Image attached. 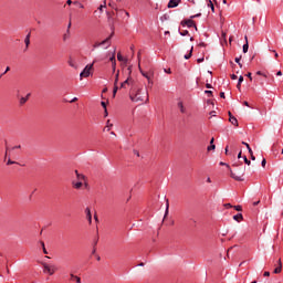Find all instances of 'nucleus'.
<instances>
[{"label":"nucleus","mask_w":283,"mask_h":283,"mask_svg":"<svg viewBox=\"0 0 283 283\" xmlns=\"http://www.w3.org/2000/svg\"><path fill=\"white\" fill-rule=\"evenodd\" d=\"M133 103H147L149 101V93L147 88H138L137 91L132 90L129 94Z\"/></svg>","instance_id":"obj_1"},{"label":"nucleus","mask_w":283,"mask_h":283,"mask_svg":"<svg viewBox=\"0 0 283 283\" xmlns=\"http://www.w3.org/2000/svg\"><path fill=\"white\" fill-rule=\"evenodd\" d=\"M233 167H238L237 170H230V176L233 178V180H237V182L244 181V168L242 165L233 164Z\"/></svg>","instance_id":"obj_2"},{"label":"nucleus","mask_w":283,"mask_h":283,"mask_svg":"<svg viewBox=\"0 0 283 283\" xmlns=\"http://www.w3.org/2000/svg\"><path fill=\"white\" fill-rule=\"evenodd\" d=\"M43 271L44 273H48L52 275L53 273H56V265H50L48 263H43Z\"/></svg>","instance_id":"obj_3"},{"label":"nucleus","mask_w":283,"mask_h":283,"mask_svg":"<svg viewBox=\"0 0 283 283\" xmlns=\"http://www.w3.org/2000/svg\"><path fill=\"white\" fill-rule=\"evenodd\" d=\"M181 25H182V28L187 27V28H195V30H198L196 22L191 18L188 20L181 21Z\"/></svg>","instance_id":"obj_4"},{"label":"nucleus","mask_w":283,"mask_h":283,"mask_svg":"<svg viewBox=\"0 0 283 283\" xmlns=\"http://www.w3.org/2000/svg\"><path fill=\"white\" fill-rule=\"evenodd\" d=\"M92 67H94V64L86 65L84 70L80 73L81 78H87L90 76Z\"/></svg>","instance_id":"obj_5"},{"label":"nucleus","mask_w":283,"mask_h":283,"mask_svg":"<svg viewBox=\"0 0 283 283\" xmlns=\"http://www.w3.org/2000/svg\"><path fill=\"white\" fill-rule=\"evenodd\" d=\"M120 74V71H117L115 74V81H114V88H113V97H116V94L118 92V76Z\"/></svg>","instance_id":"obj_6"},{"label":"nucleus","mask_w":283,"mask_h":283,"mask_svg":"<svg viewBox=\"0 0 283 283\" xmlns=\"http://www.w3.org/2000/svg\"><path fill=\"white\" fill-rule=\"evenodd\" d=\"M112 36H114V32H112L108 38H106L105 40L99 42V45H102V46L105 45V50H107V48H109V45H112Z\"/></svg>","instance_id":"obj_7"},{"label":"nucleus","mask_w":283,"mask_h":283,"mask_svg":"<svg viewBox=\"0 0 283 283\" xmlns=\"http://www.w3.org/2000/svg\"><path fill=\"white\" fill-rule=\"evenodd\" d=\"M109 61L112 62L113 72H116V50L113 51Z\"/></svg>","instance_id":"obj_8"},{"label":"nucleus","mask_w":283,"mask_h":283,"mask_svg":"<svg viewBox=\"0 0 283 283\" xmlns=\"http://www.w3.org/2000/svg\"><path fill=\"white\" fill-rule=\"evenodd\" d=\"M134 81L132 78H127L120 83V90H127V85H133Z\"/></svg>","instance_id":"obj_9"},{"label":"nucleus","mask_w":283,"mask_h":283,"mask_svg":"<svg viewBox=\"0 0 283 283\" xmlns=\"http://www.w3.org/2000/svg\"><path fill=\"white\" fill-rule=\"evenodd\" d=\"M229 120L231 123V125H234V127H238V118H235V116H233V114H231V112H229Z\"/></svg>","instance_id":"obj_10"},{"label":"nucleus","mask_w":283,"mask_h":283,"mask_svg":"<svg viewBox=\"0 0 283 283\" xmlns=\"http://www.w3.org/2000/svg\"><path fill=\"white\" fill-rule=\"evenodd\" d=\"M179 4H180V0H170L168 2V8H178Z\"/></svg>","instance_id":"obj_11"},{"label":"nucleus","mask_w":283,"mask_h":283,"mask_svg":"<svg viewBox=\"0 0 283 283\" xmlns=\"http://www.w3.org/2000/svg\"><path fill=\"white\" fill-rule=\"evenodd\" d=\"M75 176L80 182L85 181V175L78 172V170H75Z\"/></svg>","instance_id":"obj_12"},{"label":"nucleus","mask_w":283,"mask_h":283,"mask_svg":"<svg viewBox=\"0 0 283 283\" xmlns=\"http://www.w3.org/2000/svg\"><path fill=\"white\" fill-rule=\"evenodd\" d=\"M245 43L243 44V54H247L249 52V38L244 36Z\"/></svg>","instance_id":"obj_13"},{"label":"nucleus","mask_w":283,"mask_h":283,"mask_svg":"<svg viewBox=\"0 0 283 283\" xmlns=\"http://www.w3.org/2000/svg\"><path fill=\"white\" fill-rule=\"evenodd\" d=\"M86 219L88 220L90 224H92V210L90 208L85 209Z\"/></svg>","instance_id":"obj_14"},{"label":"nucleus","mask_w":283,"mask_h":283,"mask_svg":"<svg viewBox=\"0 0 283 283\" xmlns=\"http://www.w3.org/2000/svg\"><path fill=\"white\" fill-rule=\"evenodd\" d=\"M72 186L74 189H81V187H83V181H72Z\"/></svg>","instance_id":"obj_15"},{"label":"nucleus","mask_w":283,"mask_h":283,"mask_svg":"<svg viewBox=\"0 0 283 283\" xmlns=\"http://www.w3.org/2000/svg\"><path fill=\"white\" fill-rule=\"evenodd\" d=\"M177 107H179L181 114H186L187 109L185 108L182 102H178Z\"/></svg>","instance_id":"obj_16"},{"label":"nucleus","mask_w":283,"mask_h":283,"mask_svg":"<svg viewBox=\"0 0 283 283\" xmlns=\"http://www.w3.org/2000/svg\"><path fill=\"white\" fill-rule=\"evenodd\" d=\"M274 273H282V260H279V266L274 269Z\"/></svg>","instance_id":"obj_17"},{"label":"nucleus","mask_w":283,"mask_h":283,"mask_svg":"<svg viewBox=\"0 0 283 283\" xmlns=\"http://www.w3.org/2000/svg\"><path fill=\"white\" fill-rule=\"evenodd\" d=\"M138 67H139L140 74L144 75V77L147 78L148 82L151 81V77L149 76V74L143 72V70L140 69V64L138 65Z\"/></svg>","instance_id":"obj_18"},{"label":"nucleus","mask_w":283,"mask_h":283,"mask_svg":"<svg viewBox=\"0 0 283 283\" xmlns=\"http://www.w3.org/2000/svg\"><path fill=\"white\" fill-rule=\"evenodd\" d=\"M233 220H235L237 222H240V220H243V216L242 213H237L233 216Z\"/></svg>","instance_id":"obj_19"},{"label":"nucleus","mask_w":283,"mask_h":283,"mask_svg":"<svg viewBox=\"0 0 283 283\" xmlns=\"http://www.w3.org/2000/svg\"><path fill=\"white\" fill-rule=\"evenodd\" d=\"M70 36H71V34H70V29H69V30H66V32L63 34V41H64V42H65V41H69Z\"/></svg>","instance_id":"obj_20"},{"label":"nucleus","mask_w":283,"mask_h":283,"mask_svg":"<svg viewBox=\"0 0 283 283\" xmlns=\"http://www.w3.org/2000/svg\"><path fill=\"white\" fill-rule=\"evenodd\" d=\"M28 98H30V94H28L27 97H21L20 105H25V103H28Z\"/></svg>","instance_id":"obj_21"},{"label":"nucleus","mask_w":283,"mask_h":283,"mask_svg":"<svg viewBox=\"0 0 283 283\" xmlns=\"http://www.w3.org/2000/svg\"><path fill=\"white\" fill-rule=\"evenodd\" d=\"M24 43L25 46L29 48L30 46V33L27 34L25 39H24Z\"/></svg>","instance_id":"obj_22"},{"label":"nucleus","mask_w":283,"mask_h":283,"mask_svg":"<svg viewBox=\"0 0 283 283\" xmlns=\"http://www.w3.org/2000/svg\"><path fill=\"white\" fill-rule=\"evenodd\" d=\"M208 8H211L212 12H216V7L213 6V1H208Z\"/></svg>","instance_id":"obj_23"},{"label":"nucleus","mask_w":283,"mask_h":283,"mask_svg":"<svg viewBox=\"0 0 283 283\" xmlns=\"http://www.w3.org/2000/svg\"><path fill=\"white\" fill-rule=\"evenodd\" d=\"M193 54V46H191L189 54H186L184 59L189 60L190 56Z\"/></svg>","instance_id":"obj_24"},{"label":"nucleus","mask_w":283,"mask_h":283,"mask_svg":"<svg viewBox=\"0 0 283 283\" xmlns=\"http://www.w3.org/2000/svg\"><path fill=\"white\" fill-rule=\"evenodd\" d=\"M40 244H41V247H42V249H43V253H44L45 255H48V250L45 249V243H44L43 241H41Z\"/></svg>","instance_id":"obj_25"},{"label":"nucleus","mask_w":283,"mask_h":283,"mask_svg":"<svg viewBox=\"0 0 283 283\" xmlns=\"http://www.w3.org/2000/svg\"><path fill=\"white\" fill-rule=\"evenodd\" d=\"M207 149L208 151H213L216 149V144H210Z\"/></svg>","instance_id":"obj_26"},{"label":"nucleus","mask_w":283,"mask_h":283,"mask_svg":"<svg viewBox=\"0 0 283 283\" xmlns=\"http://www.w3.org/2000/svg\"><path fill=\"white\" fill-rule=\"evenodd\" d=\"M180 36H187V34H189L188 30H184L181 32H179Z\"/></svg>","instance_id":"obj_27"},{"label":"nucleus","mask_w":283,"mask_h":283,"mask_svg":"<svg viewBox=\"0 0 283 283\" xmlns=\"http://www.w3.org/2000/svg\"><path fill=\"white\" fill-rule=\"evenodd\" d=\"M238 83H239V85H242V83H244V76L240 75Z\"/></svg>","instance_id":"obj_28"},{"label":"nucleus","mask_w":283,"mask_h":283,"mask_svg":"<svg viewBox=\"0 0 283 283\" xmlns=\"http://www.w3.org/2000/svg\"><path fill=\"white\" fill-rule=\"evenodd\" d=\"M7 165H19V163L13 161L12 159H8Z\"/></svg>","instance_id":"obj_29"},{"label":"nucleus","mask_w":283,"mask_h":283,"mask_svg":"<svg viewBox=\"0 0 283 283\" xmlns=\"http://www.w3.org/2000/svg\"><path fill=\"white\" fill-rule=\"evenodd\" d=\"M240 59H242V56L235 57L234 61H235V63H238V65H239L240 67H242V63L240 62Z\"/></svg>","instance_id":"obj_30"},{"label":"nucleus","mask_w":283,"mask_h":283,"mask_svg":"<svg viewBox=\"0 0 283 283\" xmlns=\"http://www.w3.org/2000/svg\"><path fill=\"white\" fill-rule=\"evenodd\" d=\"M256 75L258 76H264V78H266V73H263L262 71H258Z\"/></svg>","instance_id":"obj_31"},{"label":"nucleus","mask_w":283,"mask_h":283,"mask_svg":"<svg viewBox=\"0 0 283 283\" xmlns=\"http://www.w3.org/2000/svg\"><path fill=\"white\" fill-rule=\"evenodd\" d=\"M243 160L245 163V165H251V160H249V158H247V156H243Z\"/></svg>","instance_id":"obj_32"},{"label":"nucleus","mask_w":283,"mask_h":283,"mask_svg":"<svg viewBox=\"0 0 283 283\" xmlns=\"http://www.w3.org/2000/svg\"><path fill=\"white\" fill-rule=\"evenodd\" d=\"M219 165L221 167H227L228 169H230V166L227 163H224V161L219 163Z\"/></svg>","instance_id":"obj_33"},{"label":"nucleus","mask_w":283,"mask_h":283,"mask_svg":"<svg viewBox=\"0 0 283 283\" xmlns=\"http://www.w3.org/2000/svg\"><path fill=\"white\" fill-rule=\"evenodd\" d=\"M198 17H202V13H197V14H195V15H190V19H198Z\"/></svg>","instance_id":"obj_34"},{"label":"nucleus","mask_w":283,"mask_h":283,"mask_svg":"<svg viewBox=\"0 0 283 283\" xmlns=\"http://www.w3.org/2000/svg\"><path fill=\"white\" fill-rule=\"evenodd\" d=\"M168 214H169V202H167V205H166L165 217H167Z\"/></svg>","instance_id":"obj_35"},{"label":"nucleus","mask_w":283,"mask_h":283,"mask_svg":"<svg viewBox=\"0 0 283 283\" xmlns=\"http://www.w3.org/2000/svg\"><path fill=\"white\" fill-rule=\"evenodd\" d=\"M233 209H234L235 211H242V206H233Z\"/></svg>","instance_id":"obj_36"},{"label":"nucleus","mask_w":283,"mask_h":283,"mask_svg":"<svg viewBox=\"0 0 283 283\" xmlns=\"http://www.w3.org/2000/svg\"><path fill=\"white\" fill-rule=\"evenodd\" d=\"M117 60L118 61H125V57H123V55L120 53L117 54Z\"/></svg>","instance_id":"obj_37"},{"label":"nucleus","mask_w":283,"mask_h":283,"mask_svg":"<svg viewBox=\"0 0 283 283\" xmlns=\"http://www.w3.org/2000/svg\"><path fill=\"white\" fill-rule=\"evenodd\" d=\"M101 46H102L101 42H96V43L93 45L94 50H96V48H101Z\"/></svg>","instance_id":"obj_38"},{"label":"nucleus","mask_w":283,"mask_h":283,"mask_svg":"<svg viewBox=\"0 0 283 283\" xmlns=\"http://www.w3.org/2000/svg\"><path fill=\"white\" fill-rule=\"evenodd\" d=\"M8 72H10V66H7L6 71L0 76L8 74Z\"/></svg>","instance_id":"obj_39"},{"label":"nucleus","mask_w":283,"mask_h":283,"mask_svg":"<svg viewBox=\"0 0 283 283\" xmlns=\"http://www.w3.org/2000/svg\"><path fill=\"white\" fill-rule=\"evenodd\" d=\"M261 167H266V159H263L262 161H261Z\"/></svg>","instance_id":"obj_40"},{"label":"nucleus","mask_w":283,"mask_h":283,"mask_svg":"<svg viewBox=\"0 0 283 283\" xmlns=\"http://www.w3.org/2000/svg\"><path fill=\"white\" fill-rule=\"evenodd\" d=\"M205 94H208V96H213V92L212 91H205Z\"/></svg>","instance_id":"obj_41"},{"label":"nucleus","mask_w":283,"mask_h":283,"mask_svg":"<svg viewBox=\"0 0 283 283\" xmlns=\"http://www.w3.org/2000/svg\"><path fill=\"white\" fill-rule=\"evenodd\" d=\"M106 6H107V2L104 1V4H102V6L98 8V10L103 11V8H106Z\"/></svg>","instance_id":"obj_42"},{"label":"nucleus","mask_w":283,"mask_h":283,"mask_svg":"<svg viewBox=\"0 0 283 283\" xmlns=\"http://www.w3.org/2000/svg\"><path fill=\"white\" fill-rule=\"evenodd\" d=\"M248 151H249L250 156H253V149H251V146H248Z\"/></svg>","instance_id":"obj_43"},{"label":"nucleus","mask_w":283,"mask_h":283,"mask_svg":"<svg viewBox=\"0 0 283 283\" xmlns=\"http://www.w3.org/2000/svg\"><path fill=\"white\" fill-rule=\"evenodd\" d=\"M224 207H226V209H232L233 208V206L231 203H226Z\"/></svg>","instance_id":"obj_44"},{"label":"nucleus","mask_w":283,"mask_h":283,"mask_svg":"<svg viewBox=\"0 0 283 283\" xmlns=\"http://www.w3.org/2000/svg\"><path fill=\"white\" fill-rule=\"evenodd\" d=\"M270 275H271V272H269V271H266V272L263 273V276H264V277H269Z\"/></svg>","instance_id":"obj_45"},{"label":"nucleus","mask_w":283,"mask_h":283,"mask_svg":"<svg viewBox=\"0 0 283 283\" xmlns=\"http://www.w3.org/2000/svg\"><path fill=\"white\" fill-rule=\"evenodd\" d=\"M198 45L199 48H207V44L205 42H200Z\"/></svg>","instance_id":"obj_46"},{"label":"nucleus","mask_w":283,"mask_h":283,"mask_svg":"<svg viewBox=\"0 0 283 283\" xmlns=\"http://www.w3.org/2000/svg\"><path fill=\"white\" fill-rule=\"evenodd\" d=\"M202 62H205V57L197 59V63H202Z\"/></svg>","instance_id":"obj_47"},{"label":"nucleus","mask_w":283,"mask_h":283,"mask_svg":"<svg viewBox=\"0 0 283 283\" xmlns=\"http://www.w3.org/2000/svg\"><path fill=\"white\" fill-rule=\"evenodd\" d=\"M101 105L104 107V109H107V104L105 102H102Z\"/></svg>","instance_id":"obj_48"},{"label":"nucleus","mask_w":283,"mask_h":283,"mask_svg":"<svg viewBox=\"0 0 283 283\" xmlns=\"http://www.w3.org/2000/svg\"><path fill=\"white\" fill-rule=\"evenodd\" d=\"M231 78H232V81H237V78H238V75H235V74H232V75H231Z\"/></svg>","instance_id":"obj_49"},{"label":"nucleus","mask_w":283,"mask_h":283,"mask_svg":"<svg viewBox=\"0 0 283 283\" xmlns=\"http://www.w3.org/2000/svg\"><path fill=\"white\" fill-rule=\"evenodd\" d=\"M206 87H207V90H211V87H213V86L210 83H207Z\"/></svg>","instance_id":"obj_50"},{"label":"nucleus","mask_w":283,"mask_h":283,"mask_svg":"<svg viewBox=\"0 0 283 283\" xmlns=\"http://www.w3.org/2000/svg\"><path fill=\"white\" fill-rule=\"evenodd\" d=\"M245 76H248V78H250V81H253V77L251 76V73L245 74Z\"/></svg>","instance_id":"obj_51"},{"label":"nucleus","mask_w":283,"mask_h":283,"mask_svg":"<svg viewBox=\"0 0 283 283\" xmlns=\"http://www.w3.org/2000/svg\"><path fill=\"white\" fill-rule=\"evenodd\" d=\"M75 282H76V283H81V277L75 276Z\"/></svg>","instance_id":"obj_52"},{"label":"nucleus","mask_w":283,"mask_h":283,"mask_svg":"<svg viewBox=\"0 0 283 283\" xmlns=\"http://www.w3.org/2000/svg\"><path fill=\"white\" fill-rule=\"evenodd\" d=\"M166 74H171V69H165Z\"/></svg>","instance_id":"obj_53"},{"label":"nucleus","mask_w":283,"mask_h":283,"mask_svg":"<svg viewBox=\"0 0 283 283\" xmlns=\"http://www.w3.org/2000/svg\"><path fill=\"white\" fill-rule=\"evenodd\" d=\"M78 101V97H74L70 103H76Z\"/></svg>","instance_id":"obj_54"},{"label":"nucleus","mask_w":283,"mask_h":283,"mask_svg":"<svg viewBox=\"0 0 283 283\" xmlns=\"http://www.w3.org/2000/svg\"><path fill=\"white\" fill-rule=\"evenodd\" d=\"M242 145L247 146V149L250 147L249 143H247V142H242Z\"/></svg>","instance_id":"obj_55"},{"label":"nucleus","mask_w":283,"mask_h":283,"mask_svg":"<svg viewBox=\"0 0 283 283\" xmlns=\"http://www.w3.org/2000/svg\"><path fill=\"white\" fill-rule=\"evenodd\" d=\"M69 65H70L71 67H74V63H73L72 61H69Z\"/></svg>","instance_id":"obj_56"},{"label":"nucleus","mask_w":283,"mask_h":283,"mask_svg":"<svg viewBox=\"0 0 283 283\" xmlns=\"http://www.w3.org/2000/svg\"><path fill=\"white\" fill-rule=\"evenodd\" d=\"M220 98H224V92L220 93Z\"/></svg>","instance_id":"obj_57"},{"label":"nucleus","mask_w":283,"mask_h":283,"mask_svg":"<svg viewBox=\"0 0 283 283\" xmlns=\"http://www.w3.org/2000/svg\"><path fill=\"white\" fill-rule=\"evenodd\" d=\"M259 202H260V201H254V202H253V207H258Z\"/></svg>","instance_id":"obj_58"},{"label":"nucleus","mask_w":283,"mask_h":283,"mask_svg":"<svg viewBox=\"0 0 283 283\" xmlns=\"http://www.w3.org/2000/svg\"><path fill=\"white\" fill-rule=\"evenodd\" d=\"M214 140H216V139L212 137L211 140H210V145H214V144H213Z\"/></svg>","instance_id":"obj_59"},{"label":"nucleus","mask_w":283,"mask_h":283,"mask_svg":"<svg viewBox=\"0 0 283 283\" xmlns=\"http://www.w3.org/2000/svg\"><path fill=\"white\" fill-rule=\"evenodd\" d=\"M276 76H282V71H279V72L276 73Z\"/></svg>","instance_id":"obj_60"},{"label":"nucleus","mask_w":283,"mask_h":283,"mask_svg":"<svg viewBox=\"0 0 283 283\" xmlns=\"http://www.w3.org/2000/svg\"><path fill=\"white\" fill-rule=\"evenodd\" d=\"M238 158H239V159L242 158V151H240V153L238 154Z\"/></svg>","instance_id":"obj_61"},{"label":"nucleus","mask_w":283,"mask_h":283,"mask_svg":"<svg viewBox=\"0 0 283 283\" xmlns=\"http://www.w3.org/2000/svg\"><path fill=\"white\" fill-rule=\"evenodd\" d=\"M67 6H72V0L66 1Z\"/></svg>","instance_id":"obj_62"},{"label":"nucleus","mask_w":283,"mask_h":283,"mask_svg":"<svg viewBox=\"0 0 283 283\" xmlns=\"http://www.w3.org/2000/svg\"><path fill=\"white\" fill-rule=\"evenodd\" d=\"M243 105H245V107H249V102H243Z\"/></svg>","instance_id":"obj_63"},{"label":"nucleus","mask_w":283,"mask_h":283,"mask_svg":"<svg viewBox=\"0 0 283 283\" xmlns=\"http://www.w3.org/2000/svg\"><path fill=\"white\" fill-rule=\"evenodd\" d=\"M250 156H251V160H255V157L253 156V154L250 155Z\"/></svg>","instance_id":"obj_64"}]
</instances>
